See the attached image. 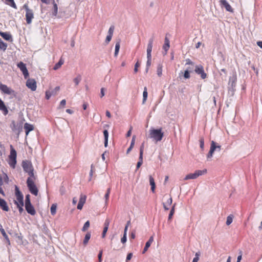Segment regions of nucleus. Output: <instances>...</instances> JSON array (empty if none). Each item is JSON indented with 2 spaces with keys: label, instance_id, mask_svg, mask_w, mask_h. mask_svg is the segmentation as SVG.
Listing matches in <instances>:
<instances>
[{
  "label": "nucleus",
  "instance_id": "3",
  "mask_svg": "<svg viewBox=\"0 0 262 262\" xmlns=\"http://www.w3.org/2000/svg\"><path fill=\"white\" fill-rule=\"evenodd\" d=\"M36 176L33 177H28L27 180V187L30 192L33 195L37 196L38 195V189L35 184Z\"/></svg>",
  "mask_w": 262,
  "mask_h": 262
},
{
  "label": "nucleus",
  "instance_id": "19",
  "mask_svg": "<svg viewBox=\"0 0 262 262\" xmlns=\"http://www.w3.org/2000/svg\"><path fill=\"white\" fill-rule=\"evenodd\" d=\"M24 129L26 136L28 135L30 132L33 130L34 129V126L28 123H26L24 124Z\"/></svg>",
  "mask_w": 262,
  "mask_h": 262
},
{
  "label": "nucleus",
  "instance_id": "46",
  "mask_svg": "<svg viewBox=\"0 0 262 262\" xmlns=\"http://www.w3.org/2000/svg\"><path fill=\"white\" fill-rule=\"evenodd\" d=\"M140 66V63L139 61H137L135 65L134 68V72L135 73H137L138 71V68Z\"/></svg>",
  "mask_w": 262,
  "mask_h": 262
},
{
  "label": "nucleus",
  "instance_id": "57",
  "mask_svg": "<svg viewBox=\"0 0 262 262\" xmlns=\"http://www.w3.org/2000/svg\"><path fill=\"white\" fill-rule=\"evenodd\" d=\"M102 251H100L99 252V253L98 254V259H99V262H101V257H102Z\"/></svg>",
  "mask_w": 262,
  "mask_h": 262
},
{
  "label": "nucleus",
  "instance_id": "55",
  "mask_svg": "<svg viewBox=\"0 0 262 262\" xmlns=\"http://www.w3.org/2000/svg\"><path fill=\"white\" fill-rule=\"evenodd\" d=\"M133 254L132 253H129L127 254L126 257V261H128V260H130L132 258Z\"/></svg>",
  "mask_w": 262,
  "mask_h": 262
},
{
  "label": "nucleus",
  "instance_id": "60",
  "mask_svg": "<svg viewBox=\"0 0 262 262\" xmlns=\"http://www.w3.org/2000/svg\"><path fill=\"white\" fill-rule=\"evenodd\" d=\"M129 223V221L128 222L127 225H126L125 227V229H124V233H125L126 234V232H127V228H128V224Z\"/></svg>",
  "mask_w": 262,
  "mask_h": 262
},
{
  "label": "nucleus",
  "instance_id": "50",
  "mask_svg": "<svg viewBox=\"0 0 262 262\" xmlns=\"http://www.w3.org/2000/svg\"><path fill=\"white\" fill-rule=\"evenodd\" d=\"M60 90V86H56L53 90H52L51 92L52 93H54V95H56L57 93Z\"/></svg>",
  "mask_w": 262,
  "mask_h": 262
},
{
  "label": "nucleus",
  "instance_id": "38",
  "mask_svg": "<svg viewBox=\"0 0 262 262\" xmlns=\"http://www.w3.org/2000/svg\"><path fill=\"white\" fill-rule=\"evenodd\" d=\"M90 227V222L89 221H86L84 224L83 227H82V230L83 231H85Z\"/></svg>",
  "mask_w": 262,
  "mask_h": 262
},
{
  "label": "nucleus",
  "instance_id": "48",
  "mask_svg": "<svg viewBox=\"0 0 262 262\" xmlns=\"http://www.w3.org/2000/svg\"><path fill=\"white\" fill-rule=\"evenodd\" d=\"M29 203H31L30 201V195L29 194H27L26 195L25 204Z\"/></svg>",
  "mask_w": 262,
  "mask_h": 262
},
{
  "label": "nucleus",
  "instance_id": "59",
  "mask_svg": "<svg viewBox=\"0 0 262 262\" xmlns=\"http://www.w3.org/2000/svg\"><path fill=\"white\" fill-rule=\"evenodd\" d=\"M132 133V127L130 128V129L127 132L126 134V137H128L130 136Z\"/></svg>",
  "mask_w": 262,
  "mask_h": 262
},
{
  "label": "nucleus",
  "instance_id": "49",
  "mask_svg": "<svg viewBox=\"0 0 262 262\" xmlns=\"http://www.w3.org/2000/svg\"><path fill=\"white\" fill-rule=\"evenodd\" d=\"M135 140H136V136L134 135L133 136V138H132V140L131 143L130 145V147H132L133 148L134 147L135 143Z\"/></svg>",
  "mask_w": 262,
  "mask_h": 262
},
{
  "label": "nucleus",
  "instance_id": "40",
  "mask_svg": "<svg viewBox=\"0 0 262 262\" xmlns=\"http://www.w3.org/2000/svg\"><path fill=\"white\" fill-rule=\"evenodd\" d=\"M190 77V71L188 69H187L185 71L184 73V77L185 79H189Z\"/></svg>",
  "mask_w": 262,
  "mask_h": 262
},
{
  "label": "nucleus",
  "instance_id": "54",
  "mask_svg": "<svg viewBox=\"0 0 262 262\" xmlns=\"http://www.w3.org/2000/svg\"><path fill=\"white\" fill-rule=\"evenodd\" d=\"M66 104V101L65 99H63L61 101L60 103V106L61 107H64Z\"/></svg>",
  "mask_w": 262,
  "mask_h": 262
},
{
  "label": "nucleus",
  "instance_id": "8",
  "mask_svg": "<svg viewBox=\"0 0 262 262\" xmlns=\"http://www.w3.org/2000/svg\"><path fill=\"white\" fill-rule=\"evenodd\" d=\"M207 172L206 169H204L203 170H196L193 173H189L184 178L185 180H187L189 179H196L198 177L202 176Z\"/></svg>",
  "mask_w": 262,
  "mask_h": 262
},
{
  "label": "nucleus",
  "instance_id": "43",
  "mask_svg": "<svg viewBox=\"0 0 262 262\" xmlns=\"http://www.w3.org/2000/svg\"><path fill=\"white\" fill-rule=\"evenodd\" d=\"M110 191H111V189L110 188H108L107 190L106 193L105 194V200H106V203H107L108 200L109 196H110Z\"/></svg>",
  "mask_w": 262,
  "mask_h": 262
},
{
  "label": "nucleus",
  "instance_id": "5",
  "mask_svg": "<svg viewBox=\"0 0 262 262\" xmlns=\"http://www.w3.org/2000/svg\"><path fill=\"white\" fill-rule=\"evenodd\" d=\"M154 42V39L150 38L148 41L147 48V60L146 62V72H147L149 67L151 64V51L152 49V44Z\"/></svg>",
  "mask_w": 262,
  "mask_h": 262
},
{
  "label": "nucleus",
  "instance_id": "41",
  "mask_svg": "<svg viewBox=\"0 0 262 262\" xmlns=\"http://www.w3.org/2000/svg\"><path fill=\"white\" fill-rule=\"evenodd\" d=\"M170 47V45L164 43L163 46V49L165 51V54H167V51L169 50Z\"/></svg>",
  "mask_w": 262,
  "mask_h": 262
},
{
  "label": "nucleus",
  "instance_id": "56",
  "mask_svg": "<svg viewBox=\"0 0 262 262\" xmlns=\"http://www.w3.org/2000/svg\"><path fill=\"white\" fill-rule=\"evenodd\" d=\"M93 172H94V170H93V165L91 166V171H90V181L91 180V178L93 176Z\"/></svg>",
  "mask_w": 262,
  "mask_h": 262
},
{
  "label": "nucleus",
  "instance_id": "10",
  "mask_svg": "<svg viewBox=\"0 0 262 262\" xmlns=\"http://www.w3.org/2000/svg\"><path fill=\"white\" fill-rule=\"evenodd\" d=\"M0 90L4 93L15 97L16 93L14 90L4 84H0Z\"/></svg>",
  "mask_w": 262,
  "mask_h": 262
},
{
  "label": "nucleus",
  "instance_id": "26",
  "mask_svg": "<svg viewBox=\"0 0 262 262\" xmlns=\"http://www.w3.org/2000/svg\"><path fill=\"white\" fill-rule=\"evenodd\" d=\"M5 3L6 5H9L15 9H17V6L14 0H5Z\"/></svg>",
  "mask_w": 262,
  "mask_h": 262
},
{
  "label": "nucleus",
  "instance_id": "45",
  "mask_svg": "<svg viewBox=\"0 0 262 262\" xmlns=\"http://www.w3.org/2000/svg\"><path fill=\"white\" fill-rule=\"evenodd\" d=\"M114 31V26H112L109 28L108 31V35H111V36H113V33Z\"/></svg>",
  "mask_w": 262,
  "mask_h": 262
},
{
  "label": "nucleus",
  "instance_id": "24",
  "mask_svg": "<svg viewBox=\"0 0 262 262\" xmlns=\"http://www.w3.org/2000/svg\"><path fill=\"white\" fill-rule=\"evenodd\" d=\"M104 227L103 228V230L102 234V237L104 238L105 236L106 233L108 230V226H109V222L107 220L105 221L104 223Z\"/></svg>",
  "mask_w": 262,
  "mask_h": 262
},
{
  "label": "nucleus",
  "instance_id": "62",
  "mask_svg": "<svg viewBox=\"0 0 262 262\" xmlns=\"http://www.w3.org/2000/svg\"><path fill=\"white\" fill-rule=\"evenodd\" d=\"M257 45L260 48H262V41H259L257 42Z\"/></svg>",
  "mask_w": 262,
  "mask_h": 262
},
{
  "label": "nucleus",
  "instance_id": "27",
  "mask_svg": "<svg viewBox=\"0 0 262 262\" xmlns=\"http://www.w3.org/2000/svg\"><path fill=\"white\" fill-rule=\"evenodd\" d=\"M103 133L104 137V146L107 147L108 144V133L107 130L105 129L103 130Z\"/></svg>",
  "mask_w": 262,
  "mask_h": 262
},
{
  "label": "nucleus",
  "instance_id": "16",
  "mask_svg": "<svg viewBox=\"0 0 262 262\" xmlns=\"http://www.w3.org/2000/svg\"><path fill=\"white\" fill-rule=\"evenodd\" d=\"M25 209L27 212L32 215L36 214V211L31 203L25 204Z\"/></svg>",
  "mask_w": 262,
  "mask_h": 262
},
{
  "label": "nucleus",
  "instance_id": "44",
  "mask_svg": "<svg viewBox=\"0 0 262 262\" xmlns=\"http://www.w3.org/2000/svg\"><path fill=\"white\" fill-rule=\"evenodd\" d=\"M174 206L175 205H174L172 208V209L170 210V213L168 216V220H170L173 215L174 212Z\"/></svg>",
  "mask_w": 262,
  "mask_h": 262
},
{
  "label": "nucleus",
  "instance_id": "35",
  "mask_svg": "<svg viewBox=\"0 0 262 262\" xmlns=\"http://www.w3.org/2000/svg\"><path fill=\"white\" fill-rule=\"evenodd\" d=\"M157 74L160 77L161 76L162 74V66L161 64H159L157 67Z\"/></svg>",
  "mask_w": 262,
  "mask_h": 262
},
{
  "label": "nucleus",
  "instance_id": "13",
  "mask_svg": "<svg viewBox=\"0 0 262 262\" xmlns=\"http://www.w3.org/2000/svg\"><path fill=\"white\" fill-rule=\"evenodd\" d=\"M17 67L22 72L25 78L27 79L29 77V74L28 70L26 68V64L24 62L20 61L17 64Z\"/></svg>",
  "mask_w": 262,
  "mask_h": 262
},
{
  "label": "nucleus",
  "instance_id": "31",
  "mask_svg": "<svg viewBox=\"0 0 262 262\" xmlns=\"http://www.w3.org/2000/svg\"><path fill=\"white\" fill-rule=\"evenodd\" d=\"M57 205L56 204H53L51 205L50 210L51 213L52 215H54L56 213Z\"/></svg>",
  "mask_w": 262,
  "mask_h": 262
},
{
  "label": "nucleus",
  "instance_id": "4",
  "mask_svg": "<svg viewBox=\"0 0 262 262\" xmlns=\"http://www.w3.org/2000/svg\"><path fill=\"white\" fill-rule=\"evenodd\" d=\"M24 170L28 174L29 177H33L35 176L34 173V168L32 163L28 160L23 161L21 164Z\"/></svg>",
  "mask_w": 262,
  "mask_h": 262
},
{
  "label": "nucleus",
  "instance_id": "6",
  "mask_svg": "<svg viewBox=\"0 0 262 262\" xmlns=\"http://www.w3.org/2000/svg\"><path fill=\"white\" fill-rule=\"evenodd\" d=\"M17 153L12 145H10V153L8 157V164L12 168H15L16 164Z\"/></svg>",
  "mask_w": 262,
  "mask_h": 262
},
{
  "label": "nucleus",
  "instance_id": "34",
  "mask_svg": "<svg viewBox=\"0 0 262 262\" xmlns=\"http://www.w3.org/2000/svg\"><path fill=\"white\" fill-rule=\"evenodd\" d=\"M147 95H148V93H147V88L146 87H145L144 89V91H143V102H144L146 99H147Z\"/></svg>",
  "mask_w": 262,
  "mask_h": 262
},
{
  "label": "nucleus",
  "instance_id": "28",
  "mask_svg": "<svg viewBox=\"0 0 262 262\" xmlns=\"http://www.w3.org/2000/svg\"><path fill=\"white\" fill-rule=\"evenodd\" d=\"M52 4L53 5V15L56 16L58 13V7L54 0H53Z\"/></svg>",
  "mask_w": 262,
  "mask_h": 262
},
{
  "label": "nucleus",
  "instance_id": "22",
  "mask_svg": "<svg viewBox=\"0 0 262 262\" xmlns=\"http://www.w3.org/2000/svg\"><path fill=\"white\" fill-rule=\"evenodd\" d=\"M149 183L151 186V190L152 192H155V188H156V184L155 182V180L151 176H149Z\"/></svg>",
  "mask_w": 262,
  "mask_h": 262
},
{
  "label": "nucleus",
  "instance_id": "7",
  "mask_svg": "<svg viewBox=\"0 0 262 262\" xmlns=\"http://www.w3.org/2000/svg\"><path fill=\"white\" fill-rule=\"evenodd\" d=\"M23 8L25 9L26 13V19L28 24H30L32 22V19L34 18V13L32 9L29 8L28 3H26L23 6Z\"/></svg>",
  "mask_w": 262,
  "mask_h": 262
},
{
  "label": "nucleus",
  "instance_id": "23",
  "mask_svg": "<svg viewBox=\"0 0 262 262\" xmlns=\"http://www.w3.org/2000/svg\"><path fill=\"white\" fill-rule=\"evenodd\" d=\"M0 35L6 40H12V36L7 32H0Z\"/></svg>",
  "mask_w": 262,
  "mask_h": 262
},
{
  "label": "nucleus",
  "instance_id": "30",
  "mask_svg": "<svg viewBox=\"0 0 262 262\" xmlns=\"http://www.w3.org/2000/svg\"><path fill=\"white\" fill-rule=\"evenodd\" d=\"M63 61L62 59H60L59 61L55 64L54 67H53V70H57L59 69L61 66L63 64Z\"/></svg>",
  "mask_w": 262,
  "mask_h": 262
},
{
  "label": "nucleus",
  "instance_id": "42",
  "mask_svg": "<svg viewBox=\"0 0 262 262\" xmlns=\"http://www.w3.org/2000/svg\"><path fill=\"white\" fill-rule=\"evenodd\" d=\"M11 128L13 132H16L17 130V126L14 121H12L11 124Z\"/></svg>",
  "mask_w": 262,
  "mask_h": 262
},
{
  "label": "nucleus",
  "instance_id": "15",
  "mask_svg": "<svg viewBox=\"0 0 262 262\" xmlns=\"http://www.w3.org/2000/svg\"><path fill=\"white\" fill-rule=\"evenodd\" d=\"M143 150H144V144H142L140 148V156L139 161L137 164V169L140 168L143 163Z\"/></svg>",
  "mask_w": 262,
  "mask_h": 262
},
{
  "label": "nucleus",
  "instance_id": "63",
  "mask_svg": "<svg viewBox=\"0 0 262 262\" xmlns=\"http://www.w3.org/2000/svg\"><path fill=\"white\" fill-rule=\"evenodd\" d=\"M241 259H242V255H240L237 257V259L236 262H241Z\"/></svg>",
  "mask_w": 262,
  "mask_h": 262
},
{
  "label": "nucleus",
  "instance_id": "25",
  "mask_svg": "<svg viewBox=\"0 0 262 262\" xmlns=\"http://www.w3.org/2000/svg\"><path fill=\"white\" fill-rule=\"evenodd\" d=\"M0 231L2 233V234L3 235V236H4V237L7 240V241L8 242L9 244H10V241H9V237H8V235H7L5 230L3 229V226L1 224H0Z\"/></svg>",
  "mask_w": 262,
  "mask_h": 262
},
{
  "label": "nucleus",
  "instance_id": "14",
  "mask_svg": "<svg viewBox=\"0 0 262 262\" xmlns=\"http://www.w3.org/2000/svg\"><path fill=\"white\" fill-rule=\"evenodd\" d=\"M164 198H166L167 200L165 202H164L163 203V207L165 210H168L169 209L170 206L172 204V198L170 196H167L166 195H165L164 196Z\"/></svg>",
  "mask_w": 262,
  "mask_h": 262
},
{
  "label": "nucleus",
  "instance_id": "12",
  "mask_svg": "<svg viewBox=\"0 0 262 262\" xmlns=\"http://www.w3.org/2000/svg\"><path fill=\"white\" fill-rule=\"evenodd\" d=\"M26 86L32 91H35L37 88L36 81L34 79L29 78L27 80Z\"/></svg>",
  "mask_w": 262,
  "mask_h": 262
},
{
  "label": "nucleus",
  "instance_id": "29",
  "mask_svg": "<svg viewBox=\"0 0 262 262\" xmlns=\"http://www.w3.org/2000/svg\"><path fill=\"white\" fill-rule=\"evenodd\" d=\"M91 233L90 232H88L85 235V237H84V239L83 241V244L84 246H86L87 245V244L89 242V241L90 240V238H91Z\"/></svg>",
  "mask_w": 262,
  "mask_h": 262
},
{
  "label": "nucleus",
  "instance_id": "1",
  "mask_svg": "<svg viewBox=\"0 0 262 262\" xmlns=\"http://www.w3.org/2000/svg\"><path fill=\"white\" fill-rule=\"evenodd\" d=\"M164 137V132L162 128L155 129L151 128L149 131V137L156 142L161 141Z\"/></svg>",
  "mask_w": 262,
  "mask_h": 262
},
{
  "label": "nucleus",
  "instance_id": "20",
  "mask_svg": "<svg viewBox=\"0 0 262 262\" xmlns=\"http://www.w3.org/2000/svg\"><path fill=\"white\" fill-rule=\"evenodd\" d=\"M0 207L1 208L5 211H8L9 208L7 205V202L4 200L0 198Z\"/></svg>",
  "mask_w": 262,
  "mask_h": 262
},
{
  "label": "nucleus",
  "instance_id": "51",
  "mask_svg": "<svg viewBox=\"0 0 262 262\" xmlns=\"http://www.w3.org/2000/svg\"><path fill=\"white\" fill-rule=\"evenodd\" d=\"M186 64L191 65L192 66H193L194 63L190 59H186Z\"/></svg>",
  "mask_w": 262,
  "mask_h": 262
},
{
  "label": "nucleus",
  "instance_id": "17",
  "mask_svg": "<svg viewBox=\"0 0 262 262\" xmlns=\"http://www.w3.org/2000/svg\"><path fill=\"white\" fill-rule=\"evenodd\" d=\"M220 3L222 6H224L226 10L227 11L230 12H233V9L229 4V3L227 2L226 0H220Z\"/></svg>",
  "mask_w": 262,
  "mask_h": 262
},
{
  "label": "nucleus",
  "instance_id": "52",
  "mask_svg": "<svg viewBox=\"0 0 262 262\" xmlns=\"http://www.w3.org/2000/svg\"><path fill=\"white\" fill-rule=\"evenodd\" d=\"M113 36H111V35H107L106 39H105V42L106 43H108V42L111 41Z\"/></svg>",
  "mask_w": 262,
  "mask_h": 262
},
{
  "label": "nucleus",
  "instance_id": "33",
  "mask_svg": "<svg viewBox=\"0 0 262 262\" xmlns=\"http://www.w3.org/2000/svg\"><path fill=\"white\" fill-rule=\"evenodd\" d=\"M119 49H120V42H118L116 43V45H115V53H114V55L115 57H117L118 56Z\"/></svg>",
  "mask_w": 262,
  "mask_h": 262
},
{
  "label": "nucleus",
  "instance_id": "9",
  "mask_svg": "<svg viewBox=\"0 0 262 262\" xmlns=\"http://www.w3.org/2000/svg\"><path fill=\"white\" fill-rule=\"evenodd\" d=\"M221 149V146L217 145L214 141H212L211 142L210 150L207 155V158H211L215 150H217V151H220Z\"/></svg>",
  "mask_w": 262,
  "mask_h": 262
},
{
  "label": "nucleus",
  "instance_id": "32",
  "mask_svg": "<svg viewBox=\"0 0 262 262\" xmlns=\"http://www.w3.org/2000/svg\"><path fill=\"white\" fill-rule=\"evenodd\" d=\"M7 48V44L3 41L1 38H0V49L3 51H5Z\"/></svg>",
  "mask_w": 262,
  "mask_h": 262
},
{
  "label": "nucleus",
  "instance_id": "18",
  "mask_svg": "<svg viewBox=\"0 0 262 262\" xmlns=\"http://www.w3.org/2000/svg\"><path fill=\"white\" fill-rule=\"evenodd\" d=\"M86 199V196L84 194H81L80 199L77 205V209L79 210H81L83 206V205L85 204Z\"/></svg>",
  "mask_w": 262,
  "mask_h": 262
},
{
  "label": "nucleus",
  "instance_id": "37",
  "mask_svg": "<svg viewBox=\"0 0 262 262\" xmlns=\"http://www.w3.org/2000/svg\"><path fill=\"white\" fill-rule=\"evenodd\" d=\"M233 221V217L231 215H229L227 217L226 224L229 225L231 224Z\"/></svg>",
  "mask_w": 262,
  "mask_h": 262
},
{
  "label": "nucleus",
  "instance_id": "53",
  "mask_svg": "<svg viewBox=\"0 0 262 262\" xmlns=\"http://www.w3.org/2000/svg\"><path fill=\"white\" fill-rule=\"evenodd\" d=\"M126 235L125 233H124L123 236L121 238V241L124 244L126 242Z\"/></svg>",
  "mask_w": 262,
  "mask_h": 262
},
{
  "label": "nucleus",
  "instance_id": "47",
  "mask_svg": "<svg viewBox=\"0 0 262 262\" xmlns=\"http://www.w3.org/2000/svg\"><path fill=\"white\" fill-rule=\"evenodd\" d=\"M81 80V78L80 77H76L74 79V82L75 83L76 85H78L80 81Z\"/></svg>",
  "mask_w": 262,
  "mask_h": 262
},
{
  "label": "nucleus",
  "instance_id": "36",
  "mask_svg": "<svg viewBox=\"0 0 262 262\" xmlns=\"http://www.w3.org/2000/svg\"><path fill=\"white\" fill-rule=\"evenodd\" d=\"M200 146L202 150H204V139L203 137H201L199 139Z\"/></svg>",
  "mask_w": 262,
  "mask_h": 262
},
{
  "label": "nucleus",
  "instance_id": "64",
  "mask_svg": "<svg viewBox=\"0 0 262 262\" xmlns=\"http://www.w3.org/2000/svg\"><path fill=\"white\" fill-rule=\"evenodd\" d=\"M199 259V258H198V257H194L193 259V260H192V262H198V260Z\"/></svg>",
  "mask_w": 262,
  "mask_h": 262
},
{
  "label": "nucleus",
  "instance_id": "11",
  "mask_svg": "<svg viewBox=\"0 0 262 262\" xmlns=\"http://www.w3.org/2000/svg\"><path fill=\"white\" fill-rule=\"evenodd\" d=\"M195 72L201 75V77L204 79L207 77V74L204 72V68L202 65L196 66L195 67Z\"/></svg>",
  "mask_w": 262,
  "mask_h": 262
},
{
  "label": "nucleus",
  "instance_id": "2",
  "mask_svg": "<svg viewBox=\"0 0 262 262\" xmlns=\"http://www.w3.org/2000/svg\"><path fill=\"white\" fill-rule=\"evenodd\" d=\"M15 196L16 199L14 201V204L16 205L19 213H21L24 210L23 208L24 206V197L18 187L16 186H15Z\"/></svg>",
  "mask_w": 262,
  "mask_h": 262
},
{
  "label": "nucleus",
  "instance_id": "39",
  "mask_svg": "<svg viewBox=\"0 0 262 262\" xmlns=\"http://www.w3.org/2000/svg\"><path fill=\"white\" fill-rule=\"evenodd\" d=\"M54 95V93H52L51 91H47L46 92V98L47 100H49L52 95Z\"/></svg>",
  "mask_w": 262,
  "mask_h": 262
},
{
  "label": "nucleus",
  "instance_id": "21",
  "mask_svg": "<svg viewBox=\"0 0 262 262\" xmlns=\"http://www.w3.org/2000/svg\"><path fill=\"white\" fill-rule=\"evenodd\" d=\"M154 241V237L153 236H151L150 237L148 241L146 243L145 246L143 250L142 253H145L147 250H148V248L150 246L151 244Z\"/></svg>",
  "mask_w": 262,
  "mask_h": 262
},
{
  "label": "nucleus",
  "instance_id": "58",
  "mask_svg": "<svg viewBox=\"0 0 262 262\" xmlns=\"http://www.w3.org/2000/svg\"><path fill=\"white\" fill-rule=\"evenodd\" d=\"M164 43H167V44L170 45V41H169L168 38L167 37V36H166L165 37Z\"/></svg>",
  "mask_w": 262,
  "mask_h": 262
},
{
  "label": "nucleus",
  "instance_id": "61",
  "mask_svg": "<svg viewBox=\"0 0 262 262\" xmlns=\"http://www.w3.org/2000/svg\"><path fill=\"white\" fill-rule=\"evenodd\" d=\"M77 199L76 198H74L73 199V201H72L73 204L74 205H75L77 203Z\"/></svg>",
  "mask_w": 262,
  "mask_h": 262
}]
</instances>
